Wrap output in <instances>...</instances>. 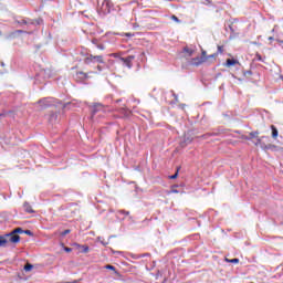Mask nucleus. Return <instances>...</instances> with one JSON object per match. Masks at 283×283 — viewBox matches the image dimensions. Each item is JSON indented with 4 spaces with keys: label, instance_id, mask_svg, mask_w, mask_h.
Instances as JSON below:
<instances>
[{
    "label": "nucleus",
    "instance_id": "15",
    "mask_svg": "<svg viewBox=\"0 0 283 283\" xmlns=\"http://www.w3.org/2000/svg\"><path fill=\"white\" fill-rule=\"evenodd\" d=\"M260 147H261V149L266 150V149H271L272 146H271V144L266 145V144L262 143V144L260 145Z\"/></svg>",
    "mask_w": 283,
    "mask_h": 283
},
{
    "label": "nucleus",
    "instance_id": "36",
    "mask_svg": "<svg viewBox=\"0 0 283 283\" xmlns=\"http://www.w3.org/2000/svg\"><path fill=\"white\" fill-rule=\"evenodd\" d=\"M17 32H18V34H21V33H23V31H22V30H18Z\"/></svg>",
    "mask_w": 283,
    "mask_h": 283
},
{
    "label": "nucleus",
    "instance_id": "24",
    "mask_svg": "<svg viewBox=\"0 0 283 283\" xmlns=\"http://www.w3.org/2000/svg\"><path fill=\"white\" fill-rule=\"evenodd\" d=\"M185 143L186 145H190V143H193V138H186Z\"/></svg>",
    "mask_w": 283,
    "mask_h": 283
},
{
    "label": "nucleus",
    "instance_id": "17",
    "mask_svg": "<svg viewBox=\"0 0 283 283\" xmlns=\"http://www.w3.org/2000/svg\"><path fill=\"white\" fill-rule=\"evenodd\" d=\"M180 171V168L177 169L176 174L171 175L169 177L170 180H176V178H178V172Z\"/></svg>",
    "mask_w": 283,
    "mask_h": 283
},
{
    "label": "nucleus",
    "instance_id": "29",
    "mask_svg": "<svg viewBox=\"0 0 283 283\" xmlns=\"http://www.w3.org/2000/svg\"><path fill=\"white\" fill-rule=\"evenodd\" d=\"M255 59H256V61H262V55H260V53H256Z\"/></svg>",
    "mask_w": 283,
    "mask_h": 283
},
{
    "label": "nucleus",
    "instance_id": "2",
    "mask_svg": "<svg viewBox=\"0 0 283 283\" xmlns=\"http://www.w3.org/2000/svg\"><path fill=\"white\" fill-rule=\"evenodd\" d=\"M94 61L96 63H105V59L103 57V55H93V54H87L85 57H84V63L85 65H90L91 63H94Z\"/></svg>",
    "mask_w": 283,
    "mask_h": 283
},
{
    "label": "nucleus",
    "instance_id": "38",
    "mask_svg": "<svg viewBox=\"0 0 283 283\" xmlns=\"http://www.w3.org/2000/svg\"><path fill=\"white\" fill-rule=\"evenodd\" d=\"M279 43H283V40H276Z\"/></svg>",
    "mask_w": 283,
    "mask_h": 283
},
{
    "label": "nucleus",
    "instance_id": "34",
    "mask_svg": "<svg viewBox=\"0 0 283 283\" xmlns=\"http://www.w3.org/2000/svg\"><path fill=\"white\" fill-rule=\"evenodd\" d=\"M104 3H105V6H109L112 3V1L106 0V1H104Z\"/></svg>",
    "mask_w": 283,
    "mask_h": 283
},
{
    "label": "nucleus",
    "instance_id": "14",
    "mask_svg": "<svg viewBox=\"0 0 283 283\" xmlns=\"http://www.w3.org/2000/svg\"><path fill=\"white\" fill-rule=\"evenodd\" d=\"M262 138L264 137H256V142L254 143L255 147H260L262 145Z\"/></svg>",
    "mask_w": 283,
    "mask_h": 283
},
{
    "label": "nucleus",
    "instance_id": "26",
    "mask_svg": "<svg viewBox=\"0 0 283 283\" xmlns=\"http://www.w3.org/2000/svg\"><path fill=\"white\" fill-rule=\"evenodd\" d=\"M185 52H187L189 54V56H191V54H193V50H190V49H185Z\"/></svg>",
    "mask_w": 283,
    "mask_h": 283
},
{
    "label": "nucleus",
    "instance_id": "13",
    "mask_svg": "<svg viewBox=\"0 0 283 283\" xmlns=\"http://www.w3.org/2000/svg\"><path fill=\"white\" fill-rule=\"evenodd\" d=\"M201 59H205V63L209 61V55H207V51L201 52Z\"/></svg>",
    "mask_w": 283,
    "mask_h": 283
},
{
    "label": "nucleus",
    "instance_id": "31",
    "mask_svg": "<svg viewBox=\"0 0 283 283\" xmlns=\"http://www.w3.org/2000/svg\"><path fill=\"white\" fill-rule=\"evenodd\" d=\"M64 251H65L66 253H72V248H64Z\"/></svg>",
    "mask_w": 283,
    "mask_h": 283
},
{
    "label": "nucleus",
    "instance_id": "6",
    "mask_svg": "<svg viewBox=\"0 0 283 283\" xmlns=\"http://www.w3.org/2000/svg\"><path fill=\"white\" fill-rule=\"evenodd\" d=\"M260 136V132H251L248 135H241V140H253V138H258Z\"/></svg>",
    "mask_w": 283,
    "mask_h": 283
},
{
    "label": "nucleus",
    "instance_id": "3",
    "mask_svg": "<svg viewBox=\"0 0 283 283\" xmlns=\"http://www.w3.org/2000/svg\"><path fill=\"white\" fill-rule=\"evenodd\" d=\"M90 74H98V72H94V71H90V72L78 71L75 74V81H77L78 83H83V81H87V78H92V76Z\"/></svg>",
    "mask_w": 283,
    "mask_h": 283
},
{
    "label": "nucleus",
    "instance_id": "33",
    "mask_svg": "<svg viewBox=\"0 0 283 283\" xmlns=\"http://www.w3.org/2000/svg\"><path fill=\"white\" fill-rule=\"evenodd\" d=\"M97 48H98V50H105V45H103V44H98Z\"/></svg>",
    "mask_w": 283,
    "mask_h": 283
},
{
    "label": "nucleus",
    "instance_id": "11",
    "mask_svg": "<svg viewBox=\"0 0 283 283\" xmlns=\"http://www.w3.org/2000/svg\"><path fill=\"white\" fill-rule=\"evenodd\" d=\"M226 262H229L230 264H240V259H226Z\"/></svg>",
    "mask_w": 283,
    "mask_h": 283
},
{
    "label": "nucleus",
    "instance_id": "25",
    "mask_svg": "<svg viewBox=\"0 0 283 283\" xmlns=\"http://www.w3.org/2000/svg\"><path fill=\"white\" fill-rule=\"evenodd\" d=\"M18 23H19L20 25H28V21H27V20L18 21Z\"/></svg>",
    "mask_w": 283,
    "mask_h": 283
},
{
    "label": "nucleus",
    "instance_id": "5",
    "mask_svg": "<svg viewBox=\"0 0 283 283\" xmlns=\"http://www.w3.org/2000/svg\"><path fill=\"white\" fill-rule=\"evenodd\" d=\"M134 59H136V56L134 55H128L127 57H120L119 61H122V63H124V65H126V67L132 69V61H134Z\"/></svg>",
    "mask_w": 283,
    "mask_h": 283
},
{
    "label": "nucleus",
    "instance_id": "8",
    "mask_svg": "<svg viewBox=\"0 0 283 283\" xmlns=\"http://www.w3.org/2000/svg\"><path fill=\"white\" fill-rule=\"evenodd\" d=\"M202 63H205V59H201V57H195V59H191L190 61V65H195L196 67H198L199 65H202Z\"/></svg>",
    "mask_w": 283,
    "mask_h": 283
},
{
    "label": "nucleus",
    "instance_id": "12",
    "mask_svg": "<svg viewBox=\"0 0 283 283\" xmlns=\"http://www.w3.org/2000/svg\"><path fill=\"white\" fill-rule=\"evenodd\" d=\"M32 269H34V265H32V264H30V263H27V264L24 265V271H27V272L32 271Z\"/></svg>",
    "mask_w": 283,
    "mask_h": 283
},
{
    "label": "nucleus",
    "instance_id": "10",
    "mask_svg": "<svg viewBox=\"0 0 283 283\" xmlns=\"http://www.w3.org/2000/svg\"><path fill=\"white\" fill-rule=\"evenodd\" d=\"M271 129H272V138H274V140L277 139V136H279L277 128L274 125H272Z\"/></svg>",
    "mask_w": 283,
    "mask_h": 283
},
{
    "label": "nucleus",
    "instance_id": "30",
    "mask_svg": "<svg viewBox=\"0 0 283 283\" xmlns=\"http://www.w3.org/2000/svg\"><path fill=\"white\" fill-rule=\"evenodd\" d=\"M23 233H25V235H32V231H30V230H25V231H23Z\"/></svg>",
    "mask_w": 283,
    "mask_h": 283
},
{
    "label": "nucleus",
    "instance_id": "35",
    "mask_svg": "<svg viewBox=\"0 0 283 283\" xmlns=\"http://www.w3.org/2000/svg\"><path fill=\"white\" fill-rule=\"evenodd\" d=\"M170 193H178V190H177V189H172V190L170 191Z\"/></svg>",
    "mask_w": 283,
    "mask_h": 283
},
{
    "label": "nucleus",
    "instance_id": "32",
    "mask_svg": "<svg viewBox=\"0 0 283 283\" xmlns=\"http://www.w3.org/2000/svg\"><path fill=\"white\" fill-rule=\"evenodd\" d=\"M96 70H97V72H103V66L97 65V66H96Z\"/></svg>",
    "mask_w": 283,
    "mask_h": 283
},
{
    "label": "nucleus",
    "instance_id": "22",
    "mask_svg": "<svg viewBox=\"0 0 283 283\" xmlns=\"http://www.w3.org/2000/svg\"><path fill=\"white\" fill-rule=\"evenodd\" d=\"M118 213H122L123 216H129V211L127 210H119Z\"/></svg>",
    "mask_w": 283,
    "mask_h": 283
},
{
    "label": "nucleus",
    "instance_id": "7",
    "mask_svg": "<svg viewBox=\"0 0 283 283\" xmlns=\"http://www.w3.org/2000/svg\"><path fill=\"white\" fill-rule=\"evenodd\" d=\"M233 65H240V61L235 59H228L226 61V64H224L226 67H233Z\"/></svg>",
    "mask_w": 283,
    "mask_h": 283
},
{
    "label": "nucleus",
    "instance_id": "9",
    "mask_svg": "<svg viewBox=\"0 0 283 283\" xmlns=\"http://www.w3.org/2000/svg\"><path fill=\"white\" fill-rule=\"evenodd\" d=\"M23 209L27 213H34V209H32V206L29 202H24Z\"/></svg>",
    "mask_w": 283,
    "mask_h": 283
},
{
    "label": "nucleus",
    "instance_id": "19",
    "mask_svg": "<svg viewBox=\"0 0 283 283\" xmlns=\"http://www.w3.org/2000/svg\"><path fill=\"white\" fill-rule=\"evenodd\" d=\"M83 253H90V247L87 245H82Z\"/></svg>",
    "mask_w": 283,
    "mask_h": 283
},
{
    "label": "nucleus",
    "instance_id": "28",
    "mask_svg": "<svg viewBox=\"0 0 283 283\" xmlns=\"http://www.w3.org/2000/svg\"><path fill=\"white\" fill-rule=\"evenodd\" d=\"M69 233H71V230H70V229L64 230V231L61 233V235H67Z\"/></svg>",
    "mask_w": 283,
    "mask_h": 283
},
{
    "label": "nucleus",
    "instance_id": "4",
    "mask_svg": "<svg viewBox=\"0 0 283 283\" xmlns=\"http://www.w3.org/2000/svg\"><path fill=\"white\" fill-rule=\"evenodd\" d=\"M38 105L40 109H45L48 107H51L52 105V98H43L38 102Z\"/></svg>",
    "mask_w": 283,
    "mask_h": 283
},
{
    "label": "nucleus",
    "instance_id": "16",
    "mask_svg": "<svg viewBox=\"0 0 283 283\" xmlns=\"http://www.w3.org/2000/svg\"><path fill=\"white\" fill-rule=\"evenodd\" d=\"M104 269H107L108 271H114V273H116V268L114 265H105Z\"/></svg>",
    "mask_w": 283,
    "mask_h": 283
},
{
    "label": "nucleus",
    "instance_id": "18",
    "mask_svg": "<svg viewBox=\"0 0 283 283\" xmlns=\"http://www.w3.org/2000/svg\"><path fill=\"white\" fill-rule=\"evenodd\" d=\"M218 53H219V54H223V53H224V46L219 45V46H218Z\"/></svg>",
    "mask_w": 283,
    "mask_h": 283
},
{
    "label": "nucleus",
    "instance_id": "20",
    "mask_svg": "<svg viewBox=\"0 0 283 283\" xmlns=\"http://www.w3.org/2000/svg\"><path fill=\"white\" fill-rule=\"evenodd\" d=\"M170 19L172 21H175L176 23H180V19H178V17H176V15H171Z\"/></svg>",
    "mask_w": 283,
    "mask_h": 283
},
{
    "label": "nucleus",
    "instance_id": "27",
    "mask_svg": "<svg viewBox=\"0 0 283 283\" xmlns=\"http://www.w3.org/2000/svg\"><path fill=\"white\" fill-rule=\"evenodd\" d=\"M208 59H218V53H214V54L208 55Z\"/></svg>",
    "mask_w": 283,
    "mask_h": 283
},
{
    "label": "nucleus",
    "instance_id": "23",
    "mask_svg": "<svg viewBox=\"0 0 283 283\" xmlns=\"http://www.w3.org/2000/svg\"><path fill=\"white\" fill-rule=\"evenodd\" d=\"M13 233H23V229H21V228H17V229H14L13 230Z\"/></svg>",
    "mask_w": 283,
    "mask_h": 283
},
{
    "label": "nucleus",
    "instance_id": "21",
    "mask_svg": "<svg viewBox=\"0 0 283 283\" xmlns=\"http://www.w3.org/2000/svg\"><path fill=\"white\" fill-rule=\"evenodd\" d=\"M252 75H253V72H251V71L243 72V76H252Z\"/></svg>",
    "mask_w": 283,
    "mask_h": 283
},
{
    "label": "nucleus",
    "instance_id": "39",
    "mask_svg": "<svg viewBox=\"0 0 283 283\" xmlns=\"http://www.w3.org/2000/svg\"><path fill=\"white\" fill-rule=\"evenodd\" d=\"M113 56H115V57H116V56H118V54L114 53V54H113Z\"/></svg>",
    "mask_w": 283,
    "mask_h": 283
},
{
    "label": "nucleus",
    "instance_id": "1",
    "mask_svg": "<svg viewBox=\"0 0 283 283\" xmlns=\"http://www.w3.org/2000/svg\"><path fill=\"white\" fill-rule=\"evenodd\" d=\"M7 238H9V240L6 239V237L0 235V247H6L8 241L12 242L13 244H19V242H21V237L14 232L7 234Z\"/></svg>",
    "mask_w": 283,
    "mask_h": 283
},
{
    "label": "nucleus",
    "instance_id": "37",
    "mask_svg": "<svg viewBox=\"0 0 283 283\" xmlns=\"http://www.w3.org/2000/svg\"><path fill=\"white\" fill-rule=\"evenodd\" d=\"M269 41H273V36H270V38H269Z\"/></svg>",
    "mask_w": 283,
    "mask_h": 283
}]
</instances>
